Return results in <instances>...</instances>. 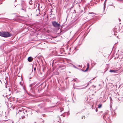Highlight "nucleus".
Here are the masks:
<instances>
[{
    "mask_svg": "<svg viewBox=\"0 0 123 123\" xmlns=\"http://www.w3.org/2000/svg\"><path fill=\"white\" fill-rule=\"evenodd\" d=\"M26 97L25 96H24V97Z\"/></svg>",
    "mask_w": 123,
    "mask_h": 123,
    "instance_id": "49",
    "label": "nucleus"
},
{
    "mask_svg": "<svg viewBox=\"0 0 123 123\" xmlns=\"http://www.w3.org/2000/svg\"><path fill=\"white\" fill-rule=\"evenodd\" d=\"M110 100H112V98L111 97H110Z\"/></svg>",
    "mask_w": 123,
    "mask_h": 123,
    "instance_id": "28",
    "label": "nucleus"
},
{
    "mask_svg": "<svg viewBox=\"0 0 123 123\" xmlns=\"http://www.w3.org/2000/svg\"><path fill=\"white\" fill-rule=\"evenodd\" d=\"M95 22H94L93 23H92V24H91L89 26V27L88 28H89Z\"/></svg>",
    "mask_w": 123,
    "mask_h": 123,
    "instance_id": "24",
    "label": "nucleus"
},
{
    "mask_svg": "<svg viewBox=\"0 0 123 123\" xmlns=\"http://www.w3.org/2000/svg\"><path fill=\"white\" fill-rule=\"evenodd\" d=\"M29 3L30 5H31L32 4V0H31L30 1H29Z\"/></svg>",
    "mask_w": 123,
    "mask_h": 123,
    "instance_id": "16",
    "label": "nucleus"
},
{
    "mask_svg": "<svg viewBox=\"0 0 123 123\" xmlns=\"http://www.w3.org/2000/svg\"><path fill=\"white\" fill-rule=\"evenodd\" d=\"M83 118V117H82V118Z\"/></svg>",
    "mask_w": 123,
    "mask_h": 123,
    "instance_id": "50",
    "label": "nucleus"
},
{
    "mask_svg": "<svg viewBox=\"0 0 123 123\" xmlns=\"http://www.w3.org/2000/svg\"><path fill=\"white\" fill-rule=\"evenodd\" d=\"M36 70V68L35 67L34 68V71H35Z\"/></svg>",
    "mask_w": 123,
    "mask_h": 123,
    "instance_id": "29",
    "label": "nucleus"
},
{
    "mask_svg": "<svg viewBox=\"0 0 123 123\" xmlns=\"http://www.w3.org/2000/svg\"><path fill=\"white\" fill-rule=\"evenodd\" d=\"M79 67H80V65H79Z\"/></svg>",
    "mask_w": 123,
    "mask_h": 123,
    "instance_id": "45",
    "label": "nucleus"
},
{
    "mask_svg": "<svg viewBox=\"0 0 123 123\" xmlns=\"http://www.w3.org/2000/svg\"><path fill=\"white\" fill-rule=\"evenodd\" d=\"M4 45H2L0 47V49L2 50H3V49H4Z\"/></svg>",
    "mask_w": 123,
    "mask_h": 123,
    "instance_id": "9",
    "label": "nucleus"
},
{
    "mask_svg": "<svg viewBox=\"0 0 123 123\" xmlns=\"http://www.w3.org/2000/svg\"><path fill=\"white\" fill-rule=\"evenodd\" d=\"M21 7L22 8H25V4L24 3V1L21 3Z\"/></svg>",
    "mask_w": 123,
    "mask_h": 123,
    "instance_id": "5",
    "label": "nucleus"
},
{
    "mask_svg": "<svg viewBox=\"0 0 123 123\" xmlns=\"http://www.w3.org/2000/svg\"><path fill=\"white\" fill-rule=\"evenodd\" d=\"M110 6H113L114 7H115V6H114L113 5H112V4H110Z\"/></svg>",
    "mask_w": 123,
    "mask_h": 123,
    "instance_id": "31",
    "label": "nucleus"
},
{
    "mask_svg": "<svg viewBox=\"0 0 123 123\" xmlns=\"http://www.w3.org/2000/svg\"><path fill=\"white\" fill-rule=\"evenodd\" d=\"M33 70V69H32V71Z\"/></svg>",
    "mask_w": 123,
    "mask_h": 123,
    "instance_id": "51",
    "label": "nucleus"
},
{
    "mask_svg": "<svg viewBox=\"0 0 123 123\" xmlns=\"http://www.w3.org/2000/svg\"><path fill=\"white\" fill-rule=\"evenodd\" d=\"M102 105L101 104H99L98 105V108H100L102 107Z\"/></svg>",
    "mask_w": 123,
    "mask_h": 123,
    "instance_id": "14",
    "label": "nucleus"
},
{
    "mask_svg": "<svg viewBox=\"0 0 123 123\" xmlns=\"http://www.w3.org/2000/svg\"><path fill=\"white\" fill-rule=\"evenodd\" d=\"M32 84H30V87H31V86H32Z\"/></svg>",
    "mask_w": 123,
    "mask_h": 123,
    "instance_id": "32",
    "label": "nucleus"
},
{
    "mask_svg": "<svg viewBox=\"0 0 123 123\" xmlns=\"http://www.w3.org/2000/svg\"><path fill=\"white\" fill-rule=\"evenodd\" d=\"M119 21H121V20L120 19H119Z\"/></svg>",
    "mask_w": 123,
    "mask_h": 123,
    "instance_id": "38",
    "label": "nucleus"
},
{
    "mask_svg": "<svg viewBox=\"0 0 123 123\" xmlns=\"http://www.w3.org/2000/svg\"><path fill=\"white\" fill-rule=\"evenodd\" d=\"M81 71H83V72H84V70H82V69H81Z\"/></svg>",
    "mask_w": 123,
    "mask_h": 123,
    "instance_id": "37",
    "label": "nucleus"
},
{
    "mask_svg": "<svg viewBox=\"0 0 123 123\" xmlns=\"http://www.w3.org/2000/svg\"><path fill=\"white\" fill-rule=\"evenodd\" d=\"M17 1V0H15V2H16Z\"/></svg>",
    "mask_w": 123,
    "mask_h": 123,
    "instance_id": "42",
    "label": "nucleus"
},
{
    "mask_svg": "<svg viewBox=\"0 0 123 123\" xmlns=\"http://www.w3.org/2000/svg\"><path fill=\"white\" fill-rule=\"evenodd\" d=\"M46 68V67L45 66H43V72H45V70Z\"/></svg>",
    "mask_w": 123,
    "mask_h": 123,
    "instance_id": "11",
    "label": "nucleus"
},
{
    "mask_svg": "<svg viewBox=\"0 0 123 123\" xmlns=\"http://www.w3.org/2000/svg\"><path fill=\"white\" fill-rule=\"evenodd\" d=\"M71 49V48H70V50Z\"/></svg>",
    "mask_w": 123,
    "mask_h": 123,
    "instance_id": "48",
    "label": "nucleus"
},
{
    "mask_svg": "<svg viewBox=\"0 0 123 123\" xmlns=\"http://www.w3.org/2000/svg\"><path fill=\"white\" fill-rule=\"evenodd\" d=\"M61 112L63 110V108H60Z\"/></svg>",
    "mask_w": 123,
    "mask_h": 123,
    "instance_id": "19",
    "label": "nucleus"
},
{
    "mask_svg": "<svg viewBox=\"0 0 123 123\" xmlns=\"http://www.w3.org/2000/svg\"><path fill=\"white\" fill-rule=\"evenodd\" d=\"M21 92V90H17L16 91L17 93H20V92Z\"/></svg>",
    "mask_w": 123,
    "mask_h": 123,
    "instance_id": "12",
    "label": "nucleus"
},
{
    "mask_svg": "<svg viewBox=\"0 0 123 123\" xmlns=\"http://www.w3.org/2000/svg\"><path fill=\"white\" fill-rule=\"evenodd\" d=\"M96 77H94V78H93L92 79V80H93L94 79H95L96 78Z\"/></svg>",
    "mask_w": 123,
    "mask_h": 123,
    "instance_id": "35",
    "label": "nucleus"
},
{
    "mask_svg": "<svg viewBox=\"0 0 123 123\" xmlns=\"http://www.w3.org/2000/svg\"><path fill=\"white\" fill-rule=\"evenodd\" d=\"M55 52H55V51H53V53H55Z\"/></svg>",
    "mask_w": 123,
    "mask_h": 123,
    "instance_id": "34",
    "label": "nucleus"
},
{
    "mask_svg": "<svg viewBox=\"0 0 123 123\" xmlns=\"http://www.w3.org/2000/svg\"><path fill=\"white\" fill-rule=\"evenodd\" d=\"M22 119H24L25 118V116H22Z\"/></svg>",
    "mask_w": 123,
    "mask_h": 123,
    "instance_id": "25",
    "label": "nucleus"
},
{
    "mask_svg": "<svg viewBox=\"0 0 123 123\" xmlns=\"http://www.w3.org/2000/svg\"><path fill=\"white\" fill-rule=\"evenodd\" d=\"M23 89L25 90V92L27 93V94L29 95H30L28 93V92L25 89V88L24 87H23Z\"/></svg>",
    "mask_w": 123,
    "mask_h": 123,
    "instance_id": "13",
    "label": "nucleus"
},
{
    "mask_svg": "<svg viewBox=\"0 0 123 123\" xmlns=\"http://www.w3.org/2000/svg\"><path fill=\"white\" fill-rule=\"evenodd\" d=\"M95 111L96 112H97L98 111V109L97 108L96 109Z\"/></svg>",
    "mask_w": 123,
    "mask_h": 123,
    "instance_id": "27",
    "label": "nucleus"
},
{
    "mask_svg": "<svg viewBox=\"0 0 123 123\" xmlns=\"http://www.w3.org/2000/svg\"><path fill=\"white\" fill-rule=\"evenodd\" d=\"M96 64V63H94V65H95Z\"/></svg>",
    "mask_w": 123,
    "mask_h": 123,
    "instance_id": "36",
    "label": "nucleus"
},
{
    "mask_svg": "<svg viewBox=\"0 0 123 123\" xmlns=\"http://www.w3.org/2000/svg\"><path fill=\"white\" fill-rule=\"evenodd\" d=\"M73 66L74 67V68H77V69H78V68L76 67L74 65H73Z\"/></svg>",
    "mask_w": 123,
    "mask_h": 123,
    "instance_id": "23",
    "label": "nucleus"
},
{
    "mask_svg": "<svg viewBox=\"0 0 123 123\" xmlns=\"http://www.w3.org/2000/svg\"><path fill=\"white\" fill-rule=\"evenodd\" d=\"M17 5H14V6H15V7H16V6H17Z\"/></svg>",
    "mask_w": 123,
    "mask_h": 123,
    "instance_id": "33",
    "label": "nucleus"
},
{
    "mask_svg": "<svg viewBox=\"0 0 123 123\" xmlns=\"http://www.w3.org/2000/svg\"><path fill=\"white\" fill-rule=\"evenodd\" d=\"M40 73L41 74H42V73L41 72H40Z\"/></svg>",
    "mask_w": 123,
    "mask_h": 123,
    "instance_id": "39",
    "label": "nucleus"
},
{
    "mask_svg": "<svg viewBox=\"0 0 123 123\" xmlns=\"http://www.w3.org/2000/svg\"><path fill=\"white\" fill-rule=\"evenodd\" d=\"M40 5V4L39 3H38V9L39 10V6Z\"/></svg>",
    "mask_w": 123,
    "mask_h": 123,
    "instance_id": "21",
    "label": "nucleus"
},
{
    "mask_svg": "<svg viewBox=\"0 0 123 123\" xmlns=\"http://www.w3.org/2000/svg\"><path fill=\"white\" fill-rule=\"evenodd\" d=\"M37 113H40V111L39 110H37V111H36Z\"/></svg>",
    "mask_w": 123,
    "mask_h": 123,
    "instance_id": "26",
    "label": "nucleus"
},
{
    "mask_svg": "<svg viewBox=\"0 0 123 123\" xmlns=\"http://www.w3.org/2000/svg\"><path fill=\"white\" fill-rule=\"evenodd\" d=\"M21 108H19L18 109H16V113L17 114H19V115H22L24 114V111H23V110H21L20 109Z\"/></svg>",
    "mask_w": 123,
    "mask_h": 123,
    "instance_id": "2",
    "label": "nucleus"
},
{
    "mask_svg": "<svg viewBox=\"0 0 123 123\" xmlns=\"http://www.w3.org/2000/svg\"><path fill=\"white\" fill-rule=\"evenodd\" d=\"M107 114V113H106L104 114L103 116V119L105 120L106 118V116Z\"/></svg>",
    "mask_w": 123,
    "mask_h": 123,
    "instance_id": "7",
    "label": "nucleus"
},
{
    "mask_svg": "<svg viewBox=\"0 0 123 123\" xmlns=\"http://www.w3.org/2000/svg\"><path fill=\"white\" fill-rule=\"evenodd\" d=\"M19 83L21 85L23 86V83L22 82H20Z\"/></svg>",
    "mask_w": 123,
    "mask_h": 123,
    "instance_id": "20",
    "label": "nucleus"
},
{
    "mask_svg": "<svg viewBox=\"0 0 123 123\" xmlns=\"http://www.w3.org/2000/svg\"><path fill=\"white\" fill-rule=\"evenodd\" d=\"M23 111H24V114L26 113L28 111L27 110H23Z\"/></svg>",
    "mask_w": 123,
    "mask_h": 123,
    "instance_id": "15",
    "label": "nucleus"
},
{
    "mask_svg": "<svg viewBox=\"0 0 123 123\" xmlns=\"http://www.w3.org/2000/svg\"><path fill=\"white\" fill-rule=\"evenodd\" d=\"M117 1H121V0H117Z\"/></svg>",
    "mask_w": 123,
    "mask_h": 123,
    "instance_id": "41",
    "label": "nucleus"
},
{
    "mask_svg": "<svg viewBox=\"0 0 123 123\" xmlns=\"http://www.w3.org/2000/svg\"><path fill=\"white\" fill-rule=\"evenodd\" d=\"M73 6H72V7H71V8H73Z\"/></svg>",
    "mask_w": 123,
    "mask_h": 123,
    "instance_id": "43",
    "label": "nucleus"
},
{
    "mask_svg": "<svg viewBox=\"0 0 123 123\" xmlns=\"http://www.w3.org/2000/svg\"><path fill=\"white\" fill-rule=\"evenodd\" d=\"M21 10H24L25 12H26V9L25 8H22L21 9Z\"/></svg>",
    "mask_w": 123,
    "mask_h": 123,
    "instance_id": "17",
    "label": "nucleus"
},
{
    "mask_svg": "<svg viewBox=\"0 0 123 123\" xmlns=\"http://www.w3.org/2000/svg\"><path fill=\"white\" fill-rule=\"evenodd\" d=\"M36 16H38V15L37 14V15H36Z\"/></svg>",
    "mask_w": 123,
    "mask_h": 123,
    "instance_id": "47",
    "label": "nucleus"
},
{
    "mask_svg": "<svg viewBox=\"0 0 123 123\" xmlns=\"http://www.w3.org/2000/svg\"><path fill=\"white\" fill-rule=\"evenodd\" d=\"M109 115H108V114H107V116H106V119H107L109 121L110 120V119L109 117Z\"/></svg>",
    "mask_w": 123,
    "mask_h": 123,
    "instance_id": "10",
    "label": "nucleus"
},
{
    "mask_svg": "<svg viewBox=\"0 0 123 123\" xmlns=\"http://www.w3.org/2000/svg\"><path fill=\"white\" fill-rule=\"evenodd\" d=\"M109 72L111 73H115L117 72V71L114 70L110 69Z\"/></svg>",
    "mask_w": 123,
    "mask_h": 123,
    "instance_id": "6",
    "label": "nucleus"
},
{
    "mask_svg": "<svg viewBox=\"0 0 123 123\" xmlns=\"http://www.w3.org/2000/svg\"><path fill=\"white\" fill-rule=\"evenodd\" d=\"M44 122V120H43V121L42 122Z\"/></svg>",
    "mask_w": 123,
    "mask_h": 123,
    "instance_id": "40",
    "label": "nucleus"
},
{
    "mask_svg": "<svg viewBox=\"0 0 123 123\" xmlns=\"http://www.w3.org/2000/svg\"><path fill=\"white\" fill-rule=\"evenodd\" d=\"M121 99V100H123V92L122 93L121 97L118 98V100H120Z\"/></svg>",
    "mask_w": 123,
    "mask_h": 123,
    "instance_id": "8",
    "label": "nucleus"
},
{
    "mask_svg": "<svg viewBox=\"0 0 123 123\" xmlns=\"http://www.w3.org/2000/svg\"><path fill=\"white\" fill-rule=\"evenodd\" d=\"M88 69H89L88 68H86V69L84 71V72H85L87 71L88 70Z\"/></svg>",
    "mask_w": 123,
    "mask_h": 123,
    "instance_id": "18",
    "label": "nucleus"
},
{
    "mask_svg": "<svg viewBox=\"0 0 123 123\" xmlns=\"http://www.w3.org/2000/svg\"><path fill=\"white\" fill-rule=\"evenodd\" d=\"M89 63H88L87 64V68H89Z\"/></svg>",
    "mask_w": 123,
    "mask_h": 123,
    "instance_id": "22",
    "label": "nucleus"
},
{
    "mask_svg": "<svg viewBox=\"0 0 123 123\" xmlns=\"http://www.w3.org/2000/svg\"><path fill=\"white\" fill-rule=\"evenodd\" d=\"M10 122L12 123H13V121H12V120H11Z\"/></svg>",
    "mask_w": 123,
    "mask_h": 123,
    "instance_id": "30",
    "label": "nucleus"
},
{
    "mask_svg": "<svg viewBox=\"0 0 123 123\" xmlns=\"http://www.w3.org/2000/svg\"><path fill=\"white\" fill-rule=\"evenodd\" d=\"M33 59V58L31 56L29 57L27 59L28 61L29 62H31Z\"/></svg>",
    "mask_w": 123,
    "mask_h": 123,
    "instance_id": "4",
    "label": "nucleus"
},
{
    "mask_svg": "<svg viewBox=\"0 0 123 123\" xmlns=\"http://www.w3.org/2000/svg\"><path fill=\"white\" fill-rule=\"evenodd\" d=\"M52 23L53 26L55 27L59 28L60 26V24L57 23L56 21H53Z\"/></svg>",
    "mask_w": 123,
    "mask_h": 123,
    "instance_id": "3",
    "label": "nucleus"
},
{
    "mask_svg": "<svg viewBox=\"0 0 123 123\" xmlns=\"http://www.w3.org/2000/svg\"><path fill=\"white\" fill-rule=\"evenodd\" d=\"M12 35V34L9 32L4 31H0V36L1 37L7 38L11 37Z\"/></svg>",
    "mask_w": 123,
    "mask_h": 123,
    "instance_id": "1",
    "label": "nucleus"
},
{
    "mask_svg": "<svg viewBox=\"0 0 123 123\" xmlns=\"http://www.w3.org/2000/svg\"><path fill=\"white\" fill-rule=\"evenodd\" d=\"M84 0V1H85V0ZM82 0H81V1H82Z\"/></svg>",
    "mask_w": 123,
    "mask_h": 123,
    "instance_id": "46",
    "label": "nucleus"
},
{
    "mask_svg": "<svg viewBox=\"0 0 123 123\" xmlns=\"http://www.w3.org/2000/svg\"><path fill=\"white\" fill-rule=\"evenodd\" d=\"M83 117H84V118H85V116H84Z\"/></svg>",
    "mask_w": 123,
    "mask_h": 123,
    "instance_id": "44",
    "label": "nucleus"
}]
</instances>
